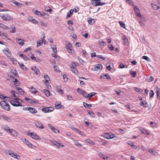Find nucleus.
Here are the masks:
<instances>
[{"instance_id":"nucleus-37","label":"nucleus","mask_w":160,"mask_h":160,"mask_svg":"<svg viewBox=\"0 0 160 160\" xmlns=\"http://www.w3.org/2000/svg\"><path fill=\"white\" fill-rule=\"evenodd\" d=\"M0 27L5 29H8V27L3 24L0 23Z\"/></svg>"},{"instance_id":"nucleus-13","label":"nucleus","mask_w":160,"mask_h":160,"mask_svg":"<svg viewBox=\"0 0 160 160\" xmlns=\"http://www.w3.org/2000/svg\"><path fill=\"white\" fill-rule=\"evenodd\" d=\"M16 41L20 45L22 46L24 44V40L21 39L17 38Z\"/></svg>"},{"instance_id":"nucleus-4","label":"nucleus","mask_w":160,"mask_h":160,"mask_svg":"<svg viewBox=\"0 0 160 160\" xmlns=\"http://www.w3.org/2000/svg\"><path fill=\"white\" fill-rule=\"evenodd\" d=\"M0 17L4 20H12V18L8 13L3 14V15L0 14Z\"/></svg>"},{"instance_id":"nucleus-64","label":"nucleus","mask_w":160,"mask_h":160,"mask_svg":"<svg viewBox=\"0 0 160 160\" xmlns=\"http://www.w3.org/2000/svg\"><path fill=\"white\" fill-rule=\"evenodd\" d=\"M84 121L85 123L87 124V126H88L89 124V121L88 119L86 118L84 120Z\"/></svg>"},{"instance_id":"nucleus-63","label":"nucleus","mask_w":160,"mask_h":160,"mask_svg":"<svg viewBox=\"0 0 160 160\" xmlns=\"http://www.w3.org/2000/svg\"><path fill=\"white\" fill-rule=\"evenodd\" d=\"M97 57L100 59H102L103 60L105 59V58L103 57L101 55H97Z\"/></svg>"},{"instance_id":"nucleus-39","label":"nucleus","mask_w":160,"mask_h":160,"mask_svg":"<svg viewBox=\"0 0 160 160\" xmlns=\"http://www.w3.org/2000/svg\"><path fill=\"white\" fill-rule=\"evenodd\" d=\"M44 93L47 96H49L50 95V92L48 90H44Z\"/></svg>"},{"instance_id":"nucleus-45","label":"nucleus","mask_w":160,"mask_h":160,"mask_svg":"<svg viewBox=\"0 0 160 160\" xmlns=\"http://www.w3.org/2000/svg\"><path fill=\"white\" fill-rule=\"evenodd\" d=\"M45 81H49L50 80V78L48 75H45L43 76Z\"/></svg>"},{"instance_id":"nucleus-34","label":"nucleus","mask_w":160,"mask_h":160,"mask_svg":"<svg viewBox=\"0 0 160 160\" xmlns=\"http://www.w3.org/2000/svg\"><path fill=\"white\" fill-rule=\"evenodd\" d=\"M140 131L142 133L146 134V135H149V133L147 132L146 130L144 128H142L141 129Z\"/></svg>"},{"instance_id":"nucleus-23","label":"nucleus","mask_w":160,"mask_h":160,"mask_svg":"<svg viewBox=\"0 0 160 160\" xmlns=\"http://www.w3.org/2000/svg\"><path fill=\"white\" fill-rule=\"evenodd\" d=\"M30 89L31 90V92L32 93H36L38 92V91L36 90L35 88L33 86L31 87Z\"/></svg>"},{"instance_id":"nucleus-12","label":"nucleus","mask_w":160,"mask_h":160,"mask_svg":"<svg viewBox=\"0 0 160 160\" xmlns=\"http://www.w3.org/2000/svg\"><path fill=\"white\" fill-rule=\"evenodd\" d=\"M35 124L36 126L39 128L43 129L44 128V126L42 125V123L40 121H37L35 123Z\"/></svg>"},{"instance_id":"nucleus-47","label":"nucleus","mask_w":160,"mask_h":160,"mask_svg":"<svg viewBox=\"0 0 160 160\" xmlns=\"http://www.w3.org/2000/svg\"><path fill=\"white\" fill-rule=\"evenodd\" d=\"M39 17L41 16V13L39 11H38V10H36L35 12H34Z\"/></svg>"},{"instance_id":"nucleus-7","label":"nucleus","mask_w":160,"mask_h":160,"mask_svg":"<svg viewBox=\"0 0 160 160\" xmlns=\"http://www.w3.org/2000/svg\"><path fill=\"white\" fill-rule=\"evenodd\" d=\"M7 132H10L11 135L14 136V137H16L18 136V133L15 130H11L10 129H7L6 130Z\"/></svg>"},{"instance_id":"nucleus-50","label":"nucleus","mask_w":160,"mask_h":160,"mask_svg":"<svg viewBox=\"0 0 160 160\" xmlns=\"http://www.w3.org/2000/svg\"><path fill=\"white\" fill-rule=\"evenodd\" d=\"M142 58L147 60L148 61H150V59L147 56H143L142 57Z\"/></svg>"},{"instance_id":"nucleus-25","label":"nucleus","mask_w":160,"mask_h":160,"mask_svg":"<svg viewBox=\"0 0 160 160\" xmlns=\"http://www.w3.org/2000/svg\"><path fill=\"white\" fill-rule=\"evenodd\" d=\"M32 70L36 74H38L39 72V69L36 67H34L32 68Z\"/></svg>"},{"instance_id":"nucleus-41","label":"nucleus","mask_w":160,"mask_h":160,"mask_svg":"<svg viewBox=\"0 0 160 160\" xmlns=\"http://www.w3.org/2000/svg\"><path fill=\"white\" fill-rule=\"evenodd\" d=\"M23 110H36L35 108H30V107H27V108H23Z\"/></svg>"},{"instance_id":"nucleus-15","label":"nucleus","mask_w":160,"mask_h":160,"mask_svg":"<svg viewBox=\"0 0 160 160\" xmlns=\"http://www.w3.org/2000/svg\"><path fill=\"white\" fill-rule=\"evenodd\" d=\"M98 153L99 156L101 157L102 159L105 160H108V157L106 156L105 155L103 154L102 152H98Z\"/></svg>"},{"instance_id":"nucleus-16","label":"nucleus","mask_w":160,"mask_h":160,"mask_svg":"<svg viewBox=\"0 0 160 160\" xmlns=\"http://www.w3.org/2000/svg\"><path fill=\"white\" fill-rule=\"evenodd\" d=\"M4 53L8 57H10L11 52L9 49H5L3 51Z\"/></svg>"},{"instance_id":"nucleus-26","label":"nucleus","mask_w":160,"mask_h":160,"mask_svg":"<svg viewBox=\"0 0 160 160\" xmlns=\"http://www.w3.org/2000/svg\"><path fill=\"white\" fill-rule=\"evenodd\" d=\"M43 41L42 40H39L37 41V47H38L41 46L42 45V43H43Z\"/></svg>"},{"instance_id":"nucleus-42","label":"nucleus","mask_w":160,"mask_h":160,"mask_svg":"<svg viewBox=\"0 0 160 160\" xmlns=\"http://www.w3.org/2000/svg\"><path fill=\"white\" fill-rule=\"evenodd\" d=\"M45 9L47 12H50L52 11V9L48 6H46L45 8Z\"/></svg>"},{"instance_id":"nucleus-61","label":"nucleus","mask_w":160,"mask_h":160,"mask_svg":"<svg viewBox=\"0 0 160 160\" xmlns=\"http://www.w3.org/2000/svg\"><path fill=\"white\" fill-rule=\"evenodd\" d=\"M101 142L102 143L103 145H104L105 144H106L107 141L104 139H102L101 140Z\"/></svg>"},{"instance_id":"nucleus-38","label":"nucleus","mask_w":160,"mask_h":160,"mask_svg":"<svg viewBox=\"0 0 160 160\" xmlns=\"http://www.w3.org/2000/svg\"><path fill=\"white\" fill-rule=\"evenodd\" d=\"M87 143H90L91 145H93L95 144L94 142L89 139H87L86 140Z\"/></svg>"},{"instance_id":"nucleus-18","label":"nucleus","mask_w":160,"mask_h":160,"mask_svg":"<svg viewBox=\"0 0 160 160\" xmlns=\"http://www.w3.org/2000/svg\"><path fill=\"white\" fill-rule=\"evenodd\" d=\"M71 68L73 72L75 74L78 75V72L76 68L73 66H72L71 67Z\"/></svg>"},{"instance_id":"nucleus-1","label":"nucleus","mask_w":160,"mask_h":160,"mask_svg":"<svg viewBox=\"0 0 160 160\" xmlns=\"http://www.w3.org/2000/svg\"><path fill=\"white\" fill-rule=\"evenodd\" d=\"M101 0H91V4L95 6H102L104 5L106 3L101 2Z\"/></svg>"},{"instance_id":"nucleus-17","label":"nucleus","mask_w":160,"mask_h":160,"mask_svg":"<svg viewBox=\"0 0 160 160\" xmlns=\"http://www.w3.org/2000/svg\"><path fill=\"white\" fill-rule=\"evenodd\" d=\"M50 142L53 144L57 146L58 148H59L60 146H61V144L57 141L51 140Z\"/></svg>"},{"instance_id":"nucleus-57","label":"nucleus","mask_w":160,"mask_h":160,"mask_svg":"<svg viewBox=\"0 0 160 160\" xmlns=\"http://www.w3.org/2000/svg\"><path fill=\"white\" fill-rule=\"evenodd\" d=\"M91 57L92 58L97 57V55H96L95 52H92L91 54Z\"/></svg>"},{"instance_id":"nucleus-55","label":"nucleus","mask_w":160,"mask_h":160,"mask_svg":"<svg viewBox=\"0 0 160 160\" xmlns=\"http://www.w3.org/2000/svg\"><path fill=\"white\" fill-rule=\"evenodd\" d=\"M135 90L137 92L140 93L142 92V90L141 89L137 88H135Z\"/></svg>"},{"instance_id":"nucleus-51","label":"nucleus","mask_w":160,"mask_h":160,"mask_svg":"<svg viewBox=\"0 0 160 160\" xmlns=\"http://www.w3.org/2000/svg\"><path fill=\"white\" fill-rule=\"evenodd\" d=\"M88 22L89 24L90 25H92L93 23H92V20H94V19H92L91 18H89L88 19Z\"/></svg>"},{"instance_id":"nucleus-20","label":"nucleus","mask_w":160,"mask_h":160,"mask_svg":"<svg viewBox=\"0 0 160 160\" xmlns=\"http://www.w3.org/2000/svg\"><path fill=\"white\" fill-rule=\"evenodd\" d=\"M28 20L34 23L37 24L38 23V22L32 17H29L28 18Z\"/></svg>"},{"instance_id":"nucleus-6","label":"nucleus","mask_w":160,"mask_h":160,"mask_svg":"<svg viewBox=\"0 0 160 160\" xmlns=\"http://www.w3.org/2000/svg\"><path fill=\"white\" fill-rule=\"evenodd\" d=\"M72 48V45L70 43L67 42L66 43V46L65 47V48L67 49L69 53H72V49H71Z\"/></svg>"},{"instance_id":"nucleus-43","label":"nucleus","mask_w":160,"mask_h":160,"mask_svg":"<svg viewBox=\"0 0 160 160\" xmlns=\"http://www.w3.org/2000/svg\"><path fill=\"white\" fill-rule=\"evenodd\" d=\"M99 43L101 47H104L106 46V43L104 41H102L100 42V41H99Z\"/></svg>"},{"instance_id":"nucleus-58","label":"nucleus","mask_w":160,"mask_h":160,"mask_svg":"<svg viewBox=\"0 0 160 160\" xmlns=\"http://www.w3.org/2000/svg\"><path fill=\"white\" fill-rule=\"evenodd\" d=\"M63 77L64 81L66 82L68 79L67 75L66 74H64L63 75Z\"/></svg>"},{"instance_id":"nucleus-40","label":"nucleus","mask_w":160,"mask_h":160,"mask_svg":"<svg viewBox=\"0 0 160 160\" xmlns=\"http://www.w3.org/2000/svg\"><path fill=\"white\" fill-rule=\"evenodd\" d=\"M17 90L18 91V92L20 93L23 95L24 94V92L23 91L22 89L20 88H17Z\"/></svg>"},{"instance_id":"nucleus-59","label":"nucleus","mask_w":160,"mask_h":160,"mask_svg":"<svg viewBox=\"0 0 160 160\" xmlns=\"http://www.w3.org/2000/svg\"><path fill=\"white\" fill-rule=\"evenodd\" d=\"M0 98L3 100H4L5 98H9L8 97H6L2 94H1L0 95Z\"/></svg>"},{"instance_id":"nucleus-5","label":"nucleus","mask_w":160,"mask_h":160,"mask_svg":"<svg viewBox=\"0 0 160 160\" xmlns=\"http://www.w3.org/2000/svg\"><path fill=\"white\" fill-rule=\"evenodd\" d=\"M134 10L135 12V14L137 16L139 17L142 19V17L141 15L139 9L137 6H134Z\"/></svg>"},{"instance_id":"nucleus-35","label":"nucleus","mask_w":160,"mask_h":160,"mask_svg":"<svg viewBox=\"0 0 160 160\" xmlns=\"http://www.w3.org/2000/svg\"><path fill=\"white\" fill-rule=\"evenodd\" d=\"M88 113L91 117L94 118L95 117L94 113L92 112V111H89Z\"/></svg>"},{"instance_id":"nucleus-3","label":"nucleus","mask_w":160,"mask_h":160,"mask_svg":"<svg viewBox=\"0 0 160 160\" xmlns=\"http://www.w3.org/2000/svg\"><path fill=\"white\" fill-rule=\"evenodd\" d=\"M0 104L2 108L5 110H10L9 106L4 101H2L0 102Z\"/></svg>"},{"instance_id":"nucleus-10","label":"nucleus","mask_w":160,"mask_h":160,"mask_svg":"<svg viewBox=\"0 0 160 160\" xmlns=\"http://www.w3.org/2000/svg\"><path fill=\"white\" fill-rule=\"evenodd\" d=\"M29 136H31L32 138L37 140L39 139V137L36 133L32 132H29L28 134Z\"/></svg>"},{"instance_id":"nucleus-33","label":"nucleus","mask_w":160,"mask_h":160,"mask_svg":"<svg viewBox=\"0 0 160 160\" xmlns=\"http://www.w3.org/2000/svg\"><path fill=\"white\" fill-rule=\"evenodd\" d=\"M151 154H152L153 155H154L156 156H158V153L156 152L154 150L151 149Z\"/></svg>"},{"instance_id":"nucleus-44","label":"nucleus","mask_w":160,"mask_h":160,"mask_svg":"<svg viewBox=\"0 0 160 160\" xmlns=\"http://www.w3.org/2000/svg\"><path fill=\"white\" fill-rule=\"evenodd\" d=\"M11 93L12 94L14 97V98H17V96L16 95V94H18V93L17 92H15L13 90H12L11 91Z\"/></svg>"},{"instance_id":"nucleus-22","label":"nucleus","mask_w":160,"mask_h":160,"mask_svg":"<svg viewBox=\"0 0 160 160\" xmlns=\"http://www.w3.org/2000/svg\"><path fill=\"white\" fill-rule=\"evenodd\" d=\"M122 38L123 41V42L125 44H128V40L125 36H122Z\"/></svg>"},{"instance_id":"nucleus-49","label":"nucleus","mask_w":160,"mask_h":160,"mask_svg":"<svg viewBox=\"0 0 160 160\" xmlns=\"http://www.w3.org/2000/svg\"><path fill=\"white\" fill-rule=\"evenodd\" d=\"M119 23L120 24V26L122 28H125V25L124 23H123L122 21H119Z\"/></svg>"},{"instance_id":"nucleus-31","label":"nucleus","mask_w":160,"mask_h":160,"mask_svg":"<svg viewBox=\"0 0 160 160\" xmlns=\"http://www.w3.org/2000/svg\"><path fill=\"white\" fill-rule=\"evenodd\" d=\"M96 94V93H95L94 92L90 93L87 96V98H89V99H90L91 97L95 95Z\"/></svg>"},{"instance_id":"nucleus-19","label":"nucleus","mask_w":160,"mask_h":160,"mask_svg":"<svg viewBox=\"0 0 160 160\" xmlns=\"http://www.w3.org/2000/svg\"><path fill=\"white\" fill-rule=\"evenodd\" d=\"M39 109L41 110H54V108L53 107H46L42 108H39Z\"/></svg>"},{"instance_id":"nucleus-62","label":"nucleus","mask_w":160,"mask_h":160,"mask_svg":"<svg viewBox=\"0 0 160 160\" xmlns=\"http://www.w3.org/2000/svg\"><path fill=\"white\" fill-rule=\"evenodd\" d=\"M73 130L76 131V132H78V131H79V130L78 129L74 127L73 126H71L70 127Z\"/></svg>"},{"instance_id":"nucleus-32","label":"nucleus","mask_w":160,"mask_h":160,"mask_svg":"<svg viewBox=\"0 0 160 160\" xmlns=\"http://www.w3.org/2000/svg\"><path fill=\"white\" fill-rule=\"evenodd\" d=\"M73 10L72 9H71L69 12H68L67 14V18H68L71 16V15H72L73 13Z\"/></svg>"},{"instance_id":"nucleus-30","label":"nucleus","mask_w":160,"mask_h":160,"mask_svg":"<svg viewBox=\"0 0 160 160\" xmlns=\"http://www.w3.org/2000/svg\"><path fill=\"white\" fill-rule=\"evenodd\" d=\"M13 3L15 5H16L18 7H22V5H23L22 4L20 3H19L16 1H14L13 2Z\"/></svg>"},{"instance_id":"nucleus-24","label":"nucleus","mask_w":160,"mask_h":160,"mask_svg":"<svg viewBox=\"0 0 160 160\" xmlns=\"http://www.w3.org/2000/svg\"><path fill=\"white\" fill-rule=\"evenodd\" d=\"M151 5L152 8L155 10H157L159 8V6L156 4H152Z\"/></svg>"},{"instance_id":"nucleus-54","label":"nucleus","mask_w":160,"mask_h":160,"mask_svg":"<svg viewBox=\"0 0 160 160\" xmlns=\"http://www.w3.org/2000/svg\"><path fill=\"white\" fill-rule=\"evenodd\" d=\"M131 74L133 77H135L136 76V72L135 71H133L131 73Z\"/></svg>"},{"instance_id":"nucleus-28","label":"nucleus","mask_w":160,"mask_h":160,"mask_svg":"<svg viewBox=\"0 0 160 160\" xmlns=\"http://www.w3.org/2000/svg\"><path fill=\"white\" fill-rule=\"evenodd\" d=\"M140 105L141 106H144V107H147L148 106L147 103L145 102L142 101L140 102Z\"/></svg>"},{"instance_id":"nucleus-9","label":"nucleus","mask_w":160,"mask_h":160,"mask_svg":"<svg viewBox=\"0 0 160 160\" xmlns=\"http://www.w3.org/2000/svg\"><path fill=\"white\" fill-rule=\"evenodd\" d=\"M102 66L101 64H97L96 66H95V67L93 68L92 70L94 71H98L99 70H102Z\"/></svg>"},{"instance_id":"nucleus-11","label":"nucleus","mask_w":160,"mask_h":160,"mask_svg":"<svg viewBox=\"0 0 160 160\" xmlns=\"http://www.w3.org/2000/svg\"><path fill=\"white\" fill-rule=\"evenodd\" d=\"M55 107L56 109H63L64 108V107L61 105V103H59L58 102H56L55 104Z\"/></svg>"},{"instance_id":"nucleus-36","label":"nucleus","mask_w":160,"mask_h":160,"mask_svg":"<svg viewBox=\"0 0 160 160\" xmlns=\"http://www.w3.org/2000/svg\"><path fill=\"white\" fill-rule=\"evenodd\" d=\"M151 126H152V127L153 128H157L158 126V125L156 123L152 122H151Z\"/></svg>"},{"instance_id":"nucleus-48","label":"nucleus","mask_w":160,"mask_h":160,"mask_svg":"<svg viewBox=\"0 0 160 160\" xmlns=\"http://www.w3.org/2000/svg\"><path fill=\"white\" fill-rule=\"evenodd\" d=\"M78 58L80 63L82 65H84V64L85 63V62L82 60V59L80 57H78Z\"/></svg>"},{"instance_id":"nucleus-29","label":"nucleus","mask_w":160,"mask_h":160,"mask_svg":"<svg viewBox=\"0 0 160 160\" xmlns=\"http://www.w3.org/2000/svg\"><path fill=\"white\" fill-rule=\"evenodd\" d=\"M11 72L15 77H17L18 75V74L17 71L15 70L11 69Z\"/></svg>"},{"instance_id":"nucleus-53","label":"nucleus","mask_w":160,"mask_h":160,"mask_svg":"<svg viewBox=\"0 0 160 160\" xmlns=\"http://www.w3.org/2000/svg\"><path fill=\"white\" fill-rule=\"evenodd\" d=\"M75 145H77L78 147H82V145L81 144H80L77 141H75Z\"/></svg>"},{"instance_id":"nucleus-52","label":"nucleus","mask_w":160,"mask_h":160,"mask_svg":"<svg viewBox=\"0 0 160 160\" xmlns=\"http://www.w3.org/2000/svg\"><path fill=\"white\" fill-rule=\"evenodd\" d=\"M130 62L132 65H136L137 64V62L134 60L131 59L130 60Z\"/></svg>"},{"instance_id":"nucleus-27","label":"nucleus","mask_w":160,"mask_h":160,"mask_svg":"<svg viewBox=\"0 0 160 160\" xmlns=\"http://www.w3.org/2000/svg\"><path fill=\"white\" fill-rule=\"evenodd\" d=\"M83 104L84 107L85 108H90L92 107V105L91 104H88L87 103H86L85 102H83Z\"/></svg>"},{"instance_id":"nucleus-8","label":"nucleus","mask_w":160,"mask_h":160,"mask_svg":"<svg viewBox=\"0 0 160 160\" xmlns=\"http://www.w3.org/2000/svg\"><path fill=\"white\" fill-rule=\"evenodd\" d=\"M11 104L14 106H21V104L18 102L14 100H11L10 101Z\"/></svg>"},{"instance_id":"nucleus-60","label":"nucleus","mask_w":160,"mask_h":160,"mask_svg":"<svg viewBox=\"0 0 160 160\" xmlns=\"http://www.w3.org/2000/svg\"><path fill=\"white\" fill-rule=\"evenodd\" d=\"M158 90H157V97L158 98H160V92L159 91V89L158 88Z\"/></svg>"},{"instance_id":"nucleus-46","label":"nucleus","mask_w":160,"mask_h":160,"mask_svg":"<svg viewBox=\"0 0 160 160\" xmlns=\"http://www.w3.org/2000/svg\"><path fill=\"white\" fill-rule=\"evenodd\" d=\"M2 117L5 120H6L8 122H10L11 121L10 119L9 118L4 115L2 116Z\"/></svg>"},{"instance_id":"nucleus-21","label":"nucleus","mask_w":160,"mask_h":160,"mask_svg":"<svg viewBox=\"0 0 160 160\" xmlns=\"http://www.w3.org/2000/svg\"><path fill=\"white\" fill-rule=\"evenodd\" d=\"M18 64L20 67L24 70H26L27 69V68L26 66L22 63H20L19 62H18Z\"/></svg>"},{"instance_id":"nucleus-14","label":"nucleus","mask_w":160,"mask_h":160,"mask_svg":"<svg viewBox=\"0 0 160 160\" xmlns=\"http://www.w3.org/2000/svg\"><path fill=\"white\" fill-rule=\"evenodd\" d=\"M23 141L26 143L30 147L33 148L32 147L33 146V145L32 143L29 142L26 139L24 138L23 139Z\"/></svg>"},{"instance_id":"nucleus-2","label":"nucleus","mask_w":160,"mask_h":160,"mask_svg":"<svg viewBox=\"0 0 160 160\" xmlns=\"http://www.w3.org/2000/svg\"><path fill=\"white\" fill-rule=\"evenodd\" d=\"M102 136L108 139L113 138L115 137L114 134L112 132L103 133Z\"/></svg>"},{"instance_id":"nucleus-56","label":"nucleus","mask_w":160,"mask_h":160,"mask_svg":"<svg viewBox=\"0 0 160 160\" xmlns=\"http://www.w3.org/2000/svg\"><path fill=\"white\" fill-rule=\"evenodd\" d=\"M77 91L78 93L82 94L84 91H82L80 88H78L77 89Z\"/></svg>"}]
</instances>
